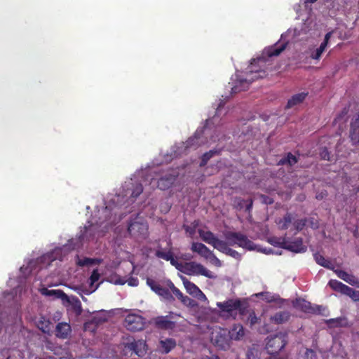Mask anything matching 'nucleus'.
<instances>
[{
	"label": "nucleus",
	"mask_w": 359,
	"mask_h": 359,
	"mask_svg": "<svg viewBox=\"0 0 359 359\" xmlns=\"http://www.w3.org/2000/svg\"><path fill=\"white\" fill-rule=\"evenodd\" d=\"M286 43L275 44L263 50L262 56L252 59L245 78L237 80L236 85L231 88L232 93L247 90L250 84L255 80L264 77L265 71L262 69L267 58L279 55L286 48Z\"/></svg>",
	"instance_id": "f257e3e1"
},
{
	"label": "nucleus",
	"mask_w": 359,
	"mask_h": 359,
	"mask_svg": "<svg viewBox=\"0 0 359 359\" xmlns=\"http://www.w3.org/2000/svg\"><path fill=\"white\" fill-rule=\"evenodd\" d=\"M224 238L228 246H238L248 250L255 249V243L241 232L227 231L224 233Z\"/></svg>",
	"instance_id": "f03ea898"
},
{
	"label": "nucleus",
	"mask_w": 359,
	"mask_h": 359,
	"mask_svg": "<svg viewBox=\"0 0 359 359\" xmlns=\"http://www.w3.org/2000/svg\"><path fill=\"white\" fill-rule=\"evenodd\" d=\"M177 270L188 276L201 275L209 278H215L213 272L207 269L201 264L195 262H185L184 264L180 263Z\"/></svg>",
	"instance_id": "7ed1b4c3"
},
{
	"label": "nucleus",
	"mask_w": 359,
	"mask_h": 359,
	"mask_svg": "<svg viewBox=\"0 0 359 359\" xmlns=\"http://www.w3.org/2000/svg\"><path fill=\"white\" fill-rule=\"evenodd\" d=\"M287 343V334L279 332L267 337L266 349L269 355L278 354Z\"/></svg>",
	"instance_id": "20e7f679"
},
{
	"label": "nucleus",
	"mask_w": 359,
	"mask_h": 359,
	"mask_svg": "<svg viewBox=\"0 0 359 359\" xmlns=\"http://www.w3.org/2000/svg\"><path fill=\"white\" fill-rule=\"evenodd\" d=\"M210 341L214 346L226 350L229 347V333L221 328L214 330L210 334Z\"/></svg>",
	"instance_id": "39448f33"
},
{
	"label": "nucleus",
	"mask_w": 359,
	"mask_h": 359,
	"mask_svg": "<svg viewBox=\"0 0 359 359\" xmlns=\"http://www.w3.org/2000/svg\"><path fill=\"white\" fill-rule=\"evenodd\" d=\"M281 248L288 250L295 253L304 252L306 251V246L304 245L301 238H295L294 241H287L285 238H279L277 243Z\"/></svg>",
	"instance_id": "423d86ee"
},
{
	"label": "nucleus",
	"mask_w": 359,
	"mask_h": 359,
	"mask_svg": "<svg viewBox=\"0 0 359 359\" xmlns=\"http://www.w3.org/2000/svg\"><path fill=\"white\" fill-rule=\"evenodd\" d=\"M123 325L128 330L137 332L143 330L144 321L141 316L131 313L126 316Z\"/></svg>",
	"instance_id": "0eeeda50"
},
{
	"label": "nucleus",
	"mask_w": 359,
	"mask_h": 359,
	"mask_svg": "<svg viewBox=\"0 0 359 359\" xmlns=\"http://www.w3.org/2000/svg\"><path fill=\"white\" fill-rule=\"evenodd\" d=\"M217 306L221 310V311L227 313L229 314H231L233 311L238 310L241 314H243L245 310L244 308H242L241 302L238 299H229L223 302H217Z\"/></svg>",
	"instance_id": "6e6552de"
},
{
	"label": "nucleus",
	"mask_w": 359,
	"mask_h": 359,
	"mask_svg": "<svg viewBox=\"0 0 359 359\" xmlns=\"http://www.w3.org/2000/svg\"><path fill=\"white\" fill-rule=\"evenodd\" d=\"M203 130H196L194 135L190 137L184 143V151H187L189 149H196L202 144H205L203 140Z\"/></svg>",
	"instance_id": "1a4fd4ad"
},
{
	"label": "nucleus",
	"mask_w": 359,
	"mask_h": 359,
	"mask_svg": "<svg viewBox=\"0 0 359 359\" xmlns=\"http://www.w3.org/2000/svg\"><path fill=\"white\" fill-rule=\"evenodd\" d=\"M147 345L144 340H133L132 342L126 344L125 349L132 351L135 355L142 357L147 352Z\"/></svg>",
	"instance_id": "9d476101"
},
{
	"label": "nucleus",
	"mask_w": 359,
	"mask_h": 359,
	"mask_svg": "<svg viewBox=\"0 0 359 359\" xmlns=\"http://www.w3.org/2000/svg\"><path fill=\"white\" fill-rule=\"evenodd\" d=\"M147 283L150 287L151 290L156 292L158 295L163 297L165 299L168 301H172L174 299L169 290L162 287L156 280L148 278L147 280Z\"/></svg>",
	"instance_id": "9b49d317"
},
{
	"label": "nucleus",
	"mask_w": 359,
	"mask_h": 359,
	"mask_svg": "<svg viewBox=\"0 0 359 359\" xmlns=\"http://www.w3.org/2000/svg\"><path fill=\"white\" fill-rule=\"evenodd\" d=\"M293 306L298 309L308 313H320L322 306H313L311 304L302 299H297L293 302Z\"/></svg>",
	"instance_id": "f8f14e48"
},
{
	"label": "nucleus",
	"mask_w": 359,
	"mask_h": 359,
	"mask_svg": "<svg viewBox=\"0 0 359 359\" xmlns=\"http://www.w3.org/2000/svg\"><path fill=\"white\" fill-rule=\"evenodd\" d=\"M151 323L157 329L163 330H172L175 327V323L170 320L168 316L154 318L151 320Z\"/></svg>",
	"instance_id": "ddd939ff"
},
{
	"label": "nucleus",
	"mask_w": 359,
	"mask_h": 359,
	"mask_svg": "<svg viewBox=\"0 0 359 359\" xmlns=\"http://www.w3.org/2000/svg\"><path fill=\"white\" fill-rule=\"evenodd\" d=\"M177 176L178 173L174 171L162 176L158 180V187L161 190H166L169 189L174 184Z\"/></svg>",
	"instance_id": "4468645a"
},
{
	"label": "nucleus",
	"mask_w": 359,
	"mask_h": 359,
	"mask_svg": "<svg viewBox=\"0 0 359 359\" xmlns=\"http://www.w3.org/2000/svg\"><path fill=\"white\" fill-rule=\"evenodd\" d=\"M200 236L203 241L211 245L217 250H219L221 246L224 245V241L219 240L212 232L210 231H200Z\"/></svg>",
	"instance_id": "2eb2a0df"
},
{
	"label": "nucleus",
	"mask_w": 359,
	"mask_h": 359,
	"mask_svg": "<svg viewBox=\"0 0 359 359\" xmlns=\"http://www.w3.org/2000/svg\"><path fill=\"white\" fill-rule=\"evenodd\" d=\"M191 249L193 252H197L205 259H216V256L214 253L206 245L201 243H192Z\"/></svg>",
	"instance_id": "dca6fc26"
},
{
	"label": "nucleus",
	"mask_w": 359,
	"mask_h": 359,
	"mask_svg": "<svg viewBox=\"0 0 359 359\" xmlns=\"http://www.w3.org/2000/svg\"><path fill=\"white\" fill-rule=\"evenodd\" d=\"M177 346V342L175 339L165 338L161 339L158 342L157 350L162 354H168L173 350Z\"/></svg>",
	"instance_id": "f3484780"
},
{
	"label": "nucleus",
	"mask_w": 359,
	"mask_h": 359,
	"mask_svg": "<svg viewBox=\"0 0 359 359\" xmlns=\"http://www.w3.org/2000/svg\"><path fill=\"white\" fill-rule=\"evenodd\" d=\"M183 284L187 292L189 294L197 297L199 299H205V295L194 283L188 280L186 278H183Z\"/></svg>",
	"instance_id": "a211bd4d"
},
{
	"label": "nucleus",
	"mask_w": 359,
	"mask_h": 359,
	"mask_svg": "<svg viewBox=\"0 0 359 359\" xmlns=\"http://www.w3.org/2000/svg\"><path fill=\"white\" fill-rule=\"evenodd\" d=\"M349 137L353 144H359V114L352 119Z\"/></svg>",
	"instance_id": "6ab92c4d"
},
{
	"label": "nucleus",
	"mask_w": 359,
	"mask_h": 359,
	"mask_svg": "<svg viewBox=\"0 0 359 359\" xmlns=\"http://www.w3.org/2000/svg\"><path fill=\"white\" fill-rule=\"evenodd\" d=\"M334 272L339 278L344 280L347 283L353 286L359 287V281L358 278L353 274H350L346 271L341 269L335 270Z\"/></svg>",
	"instance_id": "aec40b11"
},
{
	"label": "nucleus",
	"mask_w": 359,
	"mask_h": 359,
	"mask_svg": "<svg viewBox=\"0 0 359 359\" xmlns=\"http://www.w3.org/2000/svg\"><path fill=\"white\" fill-rule=\"evenodd\" d=\"M72 332L71 326L67 323H59L55 327V336L60 339H67Z\"/></svg>",
	"instance_id": "412c9836"
},
{
	"label": "nucleus",
	"mask_w": 359,
	"mask_h": 359,
	"mask_svg": "<svg viewBox=\"0 0 359 359\" xmlns=\"http://www.w3.org/2000/svg\"><path fill=\"white\" fill-rule=\"evenodd\" d=\"M155 255L158 258L163 259L165 261H169L170 262V264L172 266H175L177 269L180 262H178L174 258L173 253L170 250H169L168 252H163L162 250H156Z\"/></svg>",
	"instance_id": "4be33fe9"
},
{
	"label": "nucleus",
	"mask_w": 359,
	"mask_h": 359,
	"mask_svg": "<svg viewBox=\"0 0 359 359\" xmlns=\"http://www.w3.org/2000/svg\"><path fill=\"white\" fill-rule=\"evenodd\" d=\"M308 95V93H299L295 94L291 97L290 99L288 100L287 103L285 106V109H290L294 107L296 105H298L304 102L306 97Z\"/></svg>",
	"instance_id": "5701e85b"
},
{
	"label": "nucleus",
	"mask_w": 359,
	"mask_h": 359,
	"mask_svg": "<svg viewBox=\"0 0 359 359\" xmlns=\"http://www.w3.org/2000/svg\"><path fill=\"white\" fill-rule=\"evenodd\" d=\"M41 293L47 297H52L53 299H60L62 300L67 299V294L61 290H48L47 288H42Z\"/></svg>",
	"instance_id": "b1692460"
},
{
	"label": "nucleus",
	"mask_w": 359,
	"mask_h": 359,
	"mask_svg": "<svg viewBox=\"0 0 359 359\" xmlns=\"http://www.w3.org/2000/svg\"><path fill=\"white\" fill-rule=\"evenodd\" d=\"M290 314L288 311H279L270 317V321L276 325L283 324L289 320Z\"/></svg>",
	"instance_id": "393cba45"
},
{
	"label": "nucleus",
	"mask_w": 359,
	"mask_h": 359,
	"mask_svg": "<svg viewBox=\"0 0 359 359\" xmlns=\"http://www.w3.org/2000/svg\"><path fill=\"white\" fill-rule=\"evenodd\" d=\"M313 257H314V259L316 261V262L325 267V268H327V269H333V264H332V262L326 259L323 255H322L321 254L317 252V253H315L313 255Z\"/></svg>",
	"instance_id": "a878e982"
},
{
	"label": "nucleus",
	"mask_w": 359,
	"mask_h": 359,
	"mask_svg": "<svg viewBox=\"0 0 359 359\" xmlns=\"http://www.w3.org/2000/svg\"><path fill=\"white\" fill-rule=\"evenodd\" d=\"M328 285L334 291L339 292L343 294H345L346 290L348 287L337 280H330L328 283Z\"/></svg>",
	"instance_id": "bb28decb"
},
{
	"label": "nucleus",
	"mask_w": 359,
	"mask_h": 359,
	"mask_svg": "<svg viewBox=\"0 0 359 359\" xmlns=\"http://www.w3.org/2000/svg\"><path fill=\"white\" fill-rule=\"evenodd\" d=\"M229 333L231 339L239 340L244 336L243 327L240 324L235 325Z\"/></svg>",
	"instance_id": "cd10ccee"
},
{
	"label": "nucleus",
	"mask_w": 359,
	"mask_h": 359,
	"mask_svg": "<svg viewBox=\"0 0 359 359\" xmlns=\"http://www.w3.org/2000/svg\"><path fill=\"white\" fill-rule=\"evenodd\" d=\"M218 251L237 259L241 258V254L236 250L229 248V246H228V243L225 241L224 242V245L221 246Z\"/></svg>",
	"instance_id": "c85d7f7f"
},
{
	"label": "nucleus",
	"mask_w": 359,
	"mask_h": 359,
	"mask_svg": "<svg viewBox=\"0 0 359 359\" xmlns=\"http://www.w3.org/2000/svg\"><path fill=\"white\" fill-rule=\"evenodd\" d=\"M298 160L297 158L293 155L292 153L289 152L287 153V156L282 158L278 161V165H289L290 166L296 164L297 163Z\"/></svg>",
	"instance_id": "c756f323"
},
{
	"label": "nucleus",
	"mask_w": 359,
	"mask_h": 359,
	"mask_svg": "<svg viewBox=\"0 0 359 359\" xmlns=\"http://www.w3.org/2000/svg\"><path fill=\"white\" fill-rule=\"evenodd\" d=\"M327 47L324 46L320 43V46L317 48L316 50L311 51L310 57L312 60L319 61L322 57V54L325 50Z\"/></svg>",
	"instance_id": "7c9ffc66"
},
{
	"label": "nucleus",
	"mask_w": 359,
	"mask_h": 359,
	"mask_svg": "<svg viewBox=\"0 0 359 359\" xmlns=\"http://www.w3.org/2000/svg\"><path fill=\"white\" fill-rule=\"evenodd\" d=\"M51 323L49 320H40L38 323V328L44 334L48 335L50 334L51 332Z\"/></svg>",
	"instance_id": "2f4dec72"
},
{
	"label": "nucleus",
	"mask_w": 359,
	"mask_h": 359,
	"mask_svg": "<svg viewBox=\"0 0 359 359\" xmlns=\"http://www.w3.org/2000/svg\"><path fill=\"white\" fill-rule=\"evenodd\" d=\"M100 263V260L97 259L85 257L81 259H79L76 262L77 265L80 266H90L93 264H97Z\"/></svg>",
	"instance_id": "473e14b6"
},
{
	"label": "nucleus",
	"mask_w": 359,
	"mask_h": 359,
	"mask_svg": "<svg viewBox=\"0 0 359 359\" xmlns=\"http://www.w3.org/2000/svg\"><path fill=\"white\" fill-rule=\"evenodd\" d=\"M293 219L292 215L291 213H287L283 220L279 222V225L281 229H287L289 227L290 224Z\"/></svg>",
	"instance_id": "72a5a7b5"
},
{
	"label": "nucleus",
	"mask_w": 359,
	"mask_h": 359,
	"mask_svg": "<svg viewBox=\"0 0 359 359\" xmlns=\"http://www.w3.org/2000/svg\"><path fill=\"white\" fill-rule=\"evenodd\" d=\"M216 151L210 150L208 152L205 153L202 157L200 163V166H205L208 161L216 154Z\"/></svg>",
	"instance_id": "f704fd0d"
},
{
	"label": "nucleus",
	"mask_w": 359,
	"mask_h": 359,
	"mask_svg": "<svg viewBox=\"0 0 359 359\" xmlns=\"http://www.w3.org/2000/svg\"><path fill=\"white\" fill-rule=\"evenodd\" d=\"M342 321L341 318H330L326 320V324L329 327H338L342 326Z\"/></svg>",
	"instance_id": "c9c22d12"
},
{
	"label": "nucleus",
	"mask_w": 359,
	"mask_h": 359,
	"mask_svg": "<svg viewBox=\"0 0 359 359\" xmlns=\"http://www.w3.org/2000/svg\"><path fill=\"white\" fill-rule=\"evenodd\" d=\"M345 294L351 297L353 301H359V291L355 290L351 287H348Z\"/></svg>",
	"instance_id": "e433bc0d"
},
{
	"label": "nucleus",
	"mask_w": 359,
	"mask_h": 359,
	"mask_svg": "<svg viewBox=\"0 0 359 359\" xmlns=\"http://www.w3.org/2000/svg\"><path fill=\"white\" fill-rule=\"evenodd\" d=\"M142 191H143V187H142V184L137 183L134 187V189L132 191L130 197L133 198V199H135L142 193Z\"/></svg>",
	"instance_id": "4c0bfd02"
},
{
	"label": "nucleus",
	"mask_w": 359,
	"mask_h": 359,
	"mask_svg": "<svg viewBox=\"0 0 359 359\" xmlns=\"http://www.w3.org/2000/svg\"><path fill=\"white\" fill-rule=\"evenodd\" d=\"M320 156L323 160H327L331 161L330 153L329 152L327 147H322L320 150Z\"/></svg>",
	"instance_id": "58836bf2"
},
{
	"label": "nucleus",
	"mask_w": 359,
	"mask_h": 359,
	"mask_svg": "<svg viewBox=\"0 0 359 359\" xmlns=\"http://www.w3.org/2000/svg\"><path fill=\"white\" fill-rule=\"evenodd\" d=\"M307 220L306 219H297L294 222V226L297 231H301L306 224Z\"/></svg>",
	"instance_id": "ea45409f"
},
{
	"label": "nucleus",
	"mask_w": 359,
	"mask_h": 359,
	"mask_svg": "<svg viewBox=\"0 0 359 359\" xmlns=\"http://www.w3.org/2000/svg\"><path fill=\"white\" fill-rule=\"evenodd\" d=\"M257 295L264 296V299L266 300L267 302H277V300L279 299L278 296H271L268 292H260Z\"/></svg>",
	"instance_id": "a19ab883"
},
{
	"label": "nucleus",
	"mask_w": 359,
	"mask_h": 359,
	"mask_svg": "<svg viewBox=\"0 0 359 359\" xmlns=\"http://www.w3.org/2000/svg\"><path fill=\"white\" fill-rule=\"evenodd\" d=\"M100 277V275L98 272V270L94 269L90 276V284L93 285L95 282H97L99 280Z\"/></svg>",
	"instance_id": "79ce46f5"
},
{
	"label": "nucleus",
	"mask_w": 359,
	"mask_h": 359,
	"mask_svg": "<svg viewBox=\"0 0 359 359\" xmlns=\"http://www.w3.org/2000/svg\"><path fill=\"white\" fill-rule=\"evenodd\" d=\"M143 226V225L142 224H140L138 222H133V223H131L128 225V231L130 233H132L134 231H135L136 229H140L141 228V226Z\"/></svg>",
	"instance_id": "37998d69"
},
{
	"label": "nucleus",
	"mask_w": 359,
	"mask_h": 359,
	"mask_svg": "<svg viewBox=\"0 0 359 359\" xmlns=\"http://www.w3.org/2000/svg\"><path fill=\"white\" fill-rule=\"evenodd\" d=\"M248 320L251 326L258 323V318L257 317L255 311H252L250 313Z\"/></svg>",
	"instance_id": "c03bdc74"
},
{
	"label": "nucleus",
	"mask_w": 359,
	"mask_h": 359,
	"mask_svg": "<svg viewBox=\"0 0 359 359\" xmlns=\"http://www.w3.org/2000/svg\"><path fill=\"white\" fill-rule=\"evenodd\" d=\"M304 359H317V355L314 351L307 349L304 355Z\"/></svg>",
	"instance_id": "a18cd8bd"
},
{
	"label": "nucleus",
	"mask_w": 359,
	"mask_h": 359,
	"mask_svg": "<svg viewBox=\"0 0 359 359\" xmlns=\"http://www.w3.org/2000/svg\"><path fill=\"white\" fill-rule=\"evenodd\" d=\"M333 32H327L324 37L323 41L321 43L322 45H323L325 47H327V45L329 43V41L330 40V38L332 35Z\"/></svg>",
	"instance_id": "49530a36"
},
{
	"label": "nucleus",
	"mask_w": 359,
	"mask_h": 359,
	"mask_svg": "<svg viewBox=\"0 0 359 359\" xmlns=\"http://www.w3.org/2000/svg\"><path fill=\"white\" fill-rule=\"evenodd\" d=\"M245 205V211L248 212H250L252 208L253 200L252 198H249V199L246 200Z\"/></svg>",
	"instance_id": "de8ad7c7"
},
{
	"label": "nucleus",
	"mask_w": 359,
	"mask_h": 359,
	"mask_svg": "<svg viewBox=\"0 0 359 359\" xmlns=\"http://www.w3.org/2000/svg\"><path fill=\"white\" fill-rule=\"evenodd\" d=\"M180 300L185 305H191L193 300L187 296L183 295V298H180Z\"/></svg>",
	"instance_id": "09e8293b"
},
{
	"label": "nucleus",
	"mask_w": 359,
	"mask_h": 359,
	"mask_svg": "<svg viewBox=\"0 0 359 359\" xmlns=\"http://www.w3.org/2000/svg\"><path fill=\"white\" fill-rule=\"evenodd\" d=\"M172 293L180 299V298H183V294L182 292L178 289V288H175L173 290H172Z\"/></svg>",
	"instance_id": "8fccbe9b"
},
{
	"label": "nucleus",
	"mask_w": 359,
	"mask_h": 359,
	"mask_svg": "<svg viewBox=\"0 0 359 359\" xmlns=\"http://www.w3.org/2000/svg\"><path fill=\"white\" fill-rule=\"evenodd\" d=\"M200 359H220V358L216 355H212L210 356L203 355Z\"/></svg>",
	"instance_id": "3c124183"
},
{
	"label": "nucleus",
	"mask_w": 359,
	"mask_h": 359,
	"mask_svg": "<svg viewBox=\"0 0 359 359\" xmlns=\"http://www.w3.org/2000/svg\"><path fill=\"white\" fill-rule=\"evenodd\" d=\"M224 103H223L222 102H221L217 108V111H216V115L212 118V120L215 119L216 118V116L218 114L219 111L221 110V109L224 107Z\"/></svg>",
	"instance_id": "603ef678"
},
{
	"label": "nucleus",
	"mask_w": 359,
	"mask_h": 359,
	"mask_svg": "<svg viewBox=\"0 0 359 359\" xmlns=\"http://www.w3.org/2000/svg\"><path fill=\"white\" fill-rule=\"evenodd\" d=\"M184 229L187 232H189L191 234L194 233V229L189 226H184Z\"/></svg>",
	"instance_id": "864d4df0"
},
{
	"label": "nucleus",
	"mask_w": 359,
	"mask_h": 359,
	"mask_svg": "<svg viewBox=\"0 0 359 359\" xmlns=\"http://www.w3.org/2000/svg\"><path fill=\"white\" fill-rule=\"evenodd\" d=\"M137 279H132L129 281V285L131 286H136L137 285Z\"/></svg>",
	"instance_id": "5fc2aeb1"
},
{
	"label": "nucleus",
	"mask_w": 359,
	"mask_h": 359,
	"mask_svg": "<svg viewBox=\"0 0 359 359\" xmlns=\"http://www.w3.org/2000/svg\"><path fill=\"white\" fill-rule=\"evenodd\" d=\"M168 285L169 288L171 290L172 292V290L175 288H176V287L175 286L173 283L172 281H170V280L168 281Z\"/></svg>",
	"instance_id": "6e6d98bb"
},
{
	"label": "nucleus",
	"mask_w": 359,
	"mask_h": 359,
	"mask_svg": "<svg viewBox=\"0 0 359 359\" xmlns=\"http://www.w3.org/2000/svg\"><path fill=\"white\" fill-rule=\"evenodd\" d=\"M246 202V200H244V199H241L239 203H238V205L242 208L243 207V205L245 204V203Z\"/></svg>",
	"instance_id": "4d7b16f0"
},
{
	"label": "nucleus",
	"mask_w": 359,
	"mask_h": 359,
	"mask_svg": "<svg viewBox=\"0 0 359 359\" xmlns=\"http://www.w3.org/2000/svg\"><path fill=\"white\" fill-rule=\"evenodd\" d=\"M264 201L266 204H271L273 203V200L269 197H266V199Z\"/></svg>",
	"instance_id": "13d9d810"
},
{
	"label": "nucleus",
	"mask_w": 359,
	"mask_h": 359,
	"mask_svg": "<svg viewBox=\"0 0 359 359\" xmlns=\"http://www.w3.org/2000/svg\"><path fill=\"white\" fill-rule=\"evenodd\" d=\"M318 0H304V4H313L315 3L316 1H317Z\"/></svg>",
	"instance_id": "bf43d9fd"
},
{
	"label": "nucleus",
	"mask_w": 359,
	"mask_h": 359,
	"mask_svg": "<svg viewBox=\"0 0 359 359\" xmlns=\"http://www.w3.org/2000/svg\"><path fill=\"white\" fill-rule=\"evenodd\" d=\"M212 260H215V263L218 265V266H220L221 265V263H220V260L216 257V259H212Z\"/></svg>",
	"instance_id": "052dcab7"
},
{
	"label": "nucleus",
	"mask_w": 359,
	"mask_h": 359,
	"mask_svg": "<svg viewBox=\"0 0 359 359\" xmlns=\"http://www.w3.org/2000/svg\"><path fill=\"white\" fill-rule=\"evenodd\" d=\"M116 283L123 285L124 284V282L116 281Z\"/></svg>",
	"instance_id": "680f3d73"
},
{
	"label": "nucleus",
	"mask_w": 359,
	"mask_h": 359,
	"mask_svg": "<svg viewBox=\"0 0 359 359\" xmlns=\"http://www.w3.org/2000/svg\"><path fill=\"white\" fill-rule=\"evenodd\" d=\"M209 121H210V120H207L206 123L208 124Z\"/></svg>",
	"instance_id": "e2e57ef3"
}]
</instances>
